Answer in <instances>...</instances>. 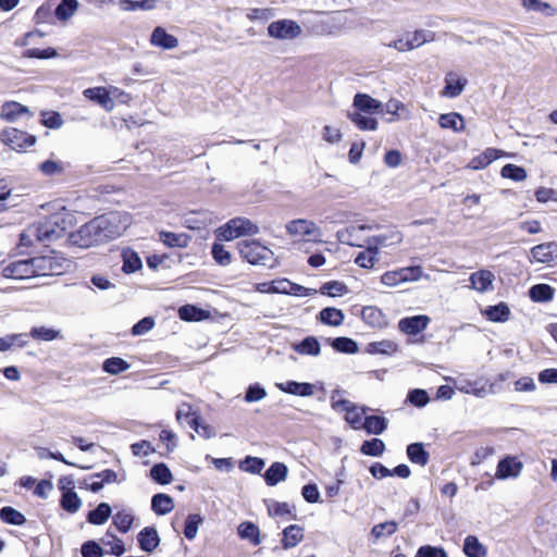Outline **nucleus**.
<instances>
[{"label":"nucleus","mask_w":557,"mask_h":557,"mask_svg":"<svg viewBox=\"0 0 557 557\" xmlns=\"http://www.w3.org/2000/svg\"><path fill=\"white\" fill-rule=\"evenodd\" d=\"M346 292H347V286L344 283L338 282V281L326 282L320 288V293L322 295H327L330 297L341 296Z\"/></svg>","instance_id":"obj_53"},{"label":"nucleus","mask_w":557,"mask_h":557,"mask_svg":"<svg viewBox=\"0 0 557 557\" xmlns=\"http://www.w3.org/2000/svg\"><path fill=\"white\" fill-rule=\"evenodd\" d=\"M137 542L141 550L152 553L160 544L158 531L153 527H146L137 534Z\"/></svg>","instance_id":"obj_14"},{"label":"nucleus","mask_w":557,"mask_h":557,"mask_svg":"<svg viewBox=\"0 0 557 557\" xmlns=\"http://www.w3.org/2000/svg\"><path fill=\"white\" fill-rule=\"evenodd\" d=\"M267 30L269 37L278 40L296 39L302 33L300 25L297 22L288 18H283L270 23Z\"/></svg>","instance_id":"obj_6"},{"label":"nucleus","mask_w":557,"mask_h":557,"mask_svg":"<svg viewBox=\"0 0 557 557\" xmlns=\"http://www.w3.org/2000/svg\"><path fill=\"white\" fill-rule=\"evenodd\" d=\"M129 368V364L122 358L112 357L103 362V370L110 374H119Z\"/></svg>","instance_id":"obj_50"},{"label":"nucleus","mask_w":557,"mask_h":557,"mask_svg":"<svg viewBox=\"0 0 557 557\" xmlns=\"http://www.w3.org/2000/svg\"><path fill=\"white\" fill-rule=\"evenodd\" d=\"M267 396L265 389L259 384L250 385L246 392L245 400L247 403L260 401Z\"/></svg>","instance_id":"obj_63"},{"label":"nucleus","mask_w":557,"mask_h":557,"mask_svg":"<svg viewBox=\"0 0 557 557\" xmlns=\"http://www.w3.org/2000/svg\"><path fill=\"white\" fill-rule=\"evenodd\" d=\"M304 539V529L292 524L284 529L282 544L285 549L295 547Z\"/></svg>","instance_id":"obj_27"},{"label":"nucleus","mask_w":557,"mask_h":557,"mask_svg":"<svg viewBox=\"0 0 557 557\" xmlns=\"http://www.w3.org/2000/svg\"><path fill=\"white\" fill-rule=\"evenodd\" d=\"M386 428V419L379 416L366 417L362 424V429H364L369 434H382Z\"/></svg>","instance_id":"obj_37"},{"label":"nucleus","mask_w":557,"mask_h":557,"mask_svg":"<svg viewBox=\"0 0 557 557\" xmlns=\"http://www.w3.org/2000/svg\"><path fill=\"white\" fill-rule=\"evenodd\" d=\"M77 8V0H61L59 5L55 8L54 14L59 21H67L74 15Z\"/></svg>","instance_id":"obj_39"},{"label":"nucleus","mask_w":557,"mask_h":557,"mask_svg":"<svg viewBox=\"0 0 557 557\" xmlns=\"http://www.w3.org/2000/svg\"><path fill=\"white\" fill-rule=\"evenodd\" d=\"M403 234L396 228L386 230L385 232L372 236L367 239V245H371L379 251V247H389L403 242Z\"/></svg>","instance_id":"obj_12"},{"label":"nucleus","mask_w":557,"mask_h":557,"mask_svg":"<svg viewBox=\"0 0 557 557\" xmlns=\"http://www.w3.org/2000/svg\"><path fill=\"white\" fill-rule=\"evenodd\" d=\"M160 240L169 247L185 248L190 242V236L186 233H173L162 231L159 233Z\"/></svg>","instance_id":"obj_23"},{"label":"nucleus","mask_w":557,"mask_h":557,"mask_svg":"<svg viewBox=\"0 0 557 557\" xmlns=\"http://www.w3.org/2000/svg\"><path fill=\"white\" fill-rule=\"evenodd\" d=\"M39 170L46 176H54L63 174L64 166L61 161L46 160L39 164Z\"/></svg>","instance_id":"obj_55"},{"label":"nucleus","mask_w":557,"mask_h":557,"mask_svg":"<svg viewBox=\"0 0 557 557\" xmlns=\"http://www.w3.org/2000/svg\"><path fill=\"white\" fill-rule=\"evenodd\" d=\"M83 557H102L103 549L96 541H87L81 547Z\"/></svg>","instance_id":"obj_62"},{"label":"nucleus","mask_w":557,"mask_h":557,"mask_svg":"<svg viewBox=\"0 0 557 557\" xmlns=\"http://www.w3.org/2000/svg\"><path fill=\"white\" fill-rule=\"evenodd\" d=\"M407 456L409 460L421 467H424L429 462L430 455L424 449L422 443H412L407 446Z\"/></svg>","instance_id":"obj_30"},{"label":"nucleus","mask_w":557,"mask_h":557,"mask_svg":"<svg viewBox=\"0 0 557 557\" xmlns=\"http://www.w3.org/2000/svg\"><path fill=\"white\" fill-rule=\"evenodd\" d=\"M123 267L122 270L124 273L131 274L140 270L143 267V262L137 252L132 249L123 250Z\"/></svg>","instance_id":"obj_31"},{"label":"nucleus","mask_w":557,"mask_h":557,"mask_svg":"<svg viewBox=\"0 0 557 557\" xmlns=\"http://www.w3.org/2000/svg\"><path fill=\"white\" fill-rule=\"evenodd\" d=\"M287 475V467L282 462H274L264 473V480L268 485L274 486L284 481Z\"/></svg>","instance_id":"obj_28"},{"label":"nucleus","mask_w":557,"mask_h":557,"mask_svg":"<svg viewBox=\"0 0 557 557\" xmlns=\"http://www.w3.org/2000/svg\"><path fill=\"white\" fill-rule=\"evenodd\" d=\"M275 386L284 393L301 397H309L314 394V386L311 383L286 381L283 383H276Z\"/></svg>","instance_id":"obj_17"},{"label":"nucleus","mask_w":557,"mask_h":557,"mask_svg":"<svg viewBox=\"0 0 557 557\" xmlns=\"http://www.w3.org/2000/svg\"><path fill=\"white\" fill-rule=\"evenodd\" d=\"M485 314L488 320L494 322H505L508 320L510 310L508 306L504 302H500L496 306H490L485 310Z\"/></svg>","instance_id":"obj_40"},{"label":"nucleus","mask_w":557,"mask_h":557,"mask_svg":"<svg viewBox=\"0 0 557 557\" xmlns=\"http://www.w3.org/2000/svg\"><path fill=\"white\" fill-rule=\"evenodd\" d=\"M174 508L173 498L163 493H159L152 496L151 509L160 516L171 512Z\"/></svg>","instance_id":"obj_26"},{"label":"nucleus","mask_w":557,"mask_h":557,"mask_svg":"<svg viewBox=\"0 0 557 557\" xmlns=\"http://www.w3.org/2000/svg\"><path fill=\"white\" fill-rule=\"evenodd\" d=\"M344 313L341 309L334 308V307H326L322 309L319 313V319L322 323L332 325V326H338L344 321Z\"/></svg>","instance_id":"obj_33"},{"label":"nucleus","mask_w":557,"mask_h":557,"mask_svg":"<svg viewBox=\"0 0 557 557\" xmlns=\"http://www.w3.org/2000/svg\"><path fill=\"white\" fill-rule=\"evenodd\" d=\"M213 259L220 265H228L232 262V256L228 250L225 249L224 245L214 243L211 248Z\"/></svg>","instance_id":"obj_51"},{"label":"nucleus","mask_w":557,"mask_h":557,"mask_svg":"<svg viewBox=\"0 0 557 557\" xmlns=\"http://www.w3.org/2000/svg\"><path fill=\"white\" fill-rule=\"evenodd\" d=\"M288 235L294 237L311 236L308 242L322 243L321 228L313 222L307 219H296L289 221L286 226Z\"/></svg>","instance_id":"obj_5"},{"label":"nucleus","mask_w":557,"mask_h":557,"mask_svg":"<svg viewBox=\"0 0 557 557\" xmlns=\"http://www.w3.org/2000/svg\"><path fill=\"white\" fill-rule=\"evenodd\" d=\"M150 476L153 481L162 485L171 483L173 479L169 467L164 463L154 465L150 469Z\"/></svg>","instance_id":"obj_42"},{"label":"nucleus","mask_w":557,"mask_h":557,"mask_svg":"<svg viewBox=\"0 0 557 557\" xmlns=\"http://www.w3.org/2000/svg\"><path fill=\"white\" fill-rule=\"evenodd\" d=\"M134 522V516L129 510L122 509L113 516V524L122 533H127Z\"/></svg>","instance_id":"obj_38"},{"label":"nucleus","mask_w":557,"mask_h":557,"mask_svg":"<svg viewBox=\"0 0 557 557\" xmlns=\"http://www.w3.org/2000/svg\"><path fill=\"white\" fill-rule=\"evenodd\" d=\"M30 335L37 339L52 341L60 337V332L51 327L38 326L32 329Z\"/></svg>","instance_id":"obj_59"},{"label":"nucleus","mask_w":557,"mask_h":557,"mask_svg":"<svg viewBox=\"0 0 557 557\" xmlns=\"http://www.w3.org/2000/svg\"><path fill=\"white\" fill-rule=\"evenodd\" d=\"M83 94L87 99L99 103L107 111H111L113 109L114 102L104 87L87 88Z\"/></svg>","instance_id":"obj_19"},{"label":"nucleus","mask_w":557,"mask_h":557,"mask_svg":"<svg viewBox=\"0 0 557 557\" xmlns=\"http://www.w3.org/2000/svg\"><path fill=\"white\" fill-rule=\"evenodd\" d=\"M463 553L468 557H486L487 549L474 535L465 539Z\"/></svg>","instance_id":"obj_29"},{"label":"nucleus","mask_w":557,"mask_h":557,"mask_svg":"<svg viewBox=\"0 0 557 557\" xmlns=\"http://www.w3.org/2000/svg\"><path fill=\"white\" fill-rule=\"evenodd\" d=\"M349 120L361 131H375L377 128L376 119L370 116V114L352 111L348 112Z\"/></svg>","instance_id":"obj_24"},{"label":"nucleus","mask_w":557,"mask_h":557,"mask_svg":"<svg viewBox=\"0 0 557 557\" xmlns=\"http://www.w3.org/2000/svg\"><path fill=\"white\" fill-rule=\"evenodd\" d=\"M127 219L117 212H110L94 218L71 233L70 240L81 248L106 244L120 237L126 230Z\"/></svg>","instance_id":"obj_1"},{"label":"nucleus","mask_w":557,"mask_h":557,"mask_svg":"<svg viewBox=\"0 0 557 557\" xmlns=\"http://www.w3.org/2000/svg\"><path fill=\"white\" fill-rule=\"evenodd\" d=\"M60 504L61 507L70 513L77 512L82 507V500L73 490H69L62 493Z\"/></svg>","instance_id":"obj_36"},{"label":"nucleus","mask_w":557,"mask_h":557,"mask_svg":"<svg viewBox=\"0 0 557 557\" xmlns=\"http://www.w3.org/2000/svg\"><path fill=\"white\" fill-rule=\"evenodd\" d=\"M531 257L535 262L550 263L557 259V243H544L531 249Z\"/></svg>","instance_id":"obj_13"},{"label":"nucleus","mask_w":557,"mask_h":557,"mask_svg":"<svg viewBox=\"0 0 557 557\" xmlns=\"http://www.w3.org/2000/svg\"><path fill=\"white\" fill-rule=\"evenodd\" d=\"M521 2L529 11L542 12L546 16H554L556 13V10L549 3L542 0H521Z\"/></svg>","instance_id":"obj_48"},{"label":"nucleus","mask_w":557,"mask_h":557,"mask_svg":"<svg viewBox=\"0 0 557 557\" xmlns=\"http://www.w3.org/2000/svg\"><path fill=\"white\" fill-rule=\"evenodd\" d=\"M362 319L373 326H379L382 324L383 314L380 309L369 306L363 308Z\"/></svg>","instance_id":"obj_58"},{"label":"nucleus","mask_w":557,"mask_h":557,"mask_svg":"<svg viewBox=\"0 0 557 557\" xmlns=\"http://www.w3.org/2000/svg\"><path fill=\"white\" fill-rule=\"evenodd\" d=\"M259 228L250 220L235 218L219 228L218 237L224 240H232L243 235L258 234Z\"/></svg>","instance_id":"obj_4"},{"label":"nucleus","mask_w":557,"mask_h":557,"mask_svg":"<svg viewBox=\"0 0 557 557\" xmlns=\"http://www.w3.org/2000/svg\"><path fill=\"white\" fill-rule=\"evenodd\" d=\"M367 247L366 251H361L357 255L355 263L363 269H371L376 261L377 251L371 245Z\"/></svg>","instance_id":"obj_46"},{"label":"nucleus","mask_w":557,"mask_h":557,"mask_svg":"<svg viewBox=\"0 0 557 557\" xmlns=\"http://www.w3.org/2000/svg\"><path fill=\"white\" fill-rule=\"evenodd\" d=\"M150 42L153 46L162 49H174L178 46V39L171 34H168L163 27H156L150 36Z\"/></svg>","instance_id":"obj_18"},{"label":"nucleus","mask_w":557,"mask_h":557,"mask_svg":"<svg viewBox=\"0 0 557 557\" xmlns=\"http://www.w3.org/2000/svg\"><path fill=\"white\" fill-rule=\"evenodd\" d=\"M385 450V444L380 438H372L370 441H364L361 445L360 451L367 456L379 457Z\"/></svg>","instance_id":"obj_45"},{"label":"nucleus","mask_w":557,"mask_h":557,"mask_svg":"<svg viewBox=\"0 0 557 557\" xmlns=\"http://www.w3.org/2000/svg\"><path fill=\"white\" fill-rule=\"evenodd\" d=\"M397 531V523L395 521H386L383 523L375 524L372 528L371 534L375 539H380L383 536L393 535Z\"/></svg>","instance_id":"obj_56"},{"label":"nucleus","mask_w":557,"mask_h":557,"mask_svg":"<svg viewBox=\"0 0 557 557\" xmlns=\"http://www.w3.org/2000/svg\"><path fill=\"white\" fill-rule=\"evenodd\" d=\"M32 270H35V276H45L55 273L57 264L52 257L32 258Z\"/></svg>","instance_id":"obj_22"},{"label":"nucleus","mask_w":557,"mask_h":557,"mask_svg":"<svg viewBox=\"0 0 557 557\" xmlns=\"http://www.w3.org/2000/svg\"><path fill=\"white\" fill-rule=\"evenodd\" d=\"M529 296L535 302H546L553 299L554 288L548 284H535L529 289Z\"/></svg>","instance_id":"obj_32"},{"label":"nucleus","mask_w":557,"mask_h":557,"mask_svg":"<svg viewBox=\"0 0 557 557\" xmlns=\"http://www.w3.org/2000/svg\"><path fill=\"white\" fill-rule=\"evenodd\" d=\"M101 542L103 545L110 547V554L114 556H121L125 553V546L121 539L115 536L110 532V530L107 531L103 539H101Z\"/></svg>","instance_id":"obj_44"},{"label":"nucleus","mask_w":557,"mask_h":557,"mask_svg":"<svg viewBox=\"0 0 557 557\" xmlns=\"http://www.w3.org/2000/svg\"><path fill=\"white\" fill-rule=\"evenodd\" d=\"M239 255L255 265H269L273 260V251L257 240H240L237 244Z\"/></svg>","instance_id":"obj_3"},{"label":"nucleus","mask_w":557,"mask_h":557,"mask_svg":"<svg viewBox=\"0 0 557 557\" xmlns=\"http://www.w3.org/2000/svg\"><path fill=\"white\" fill-rule=\"evenodd\" d=\"M238 534L244 540H249L253 545L260 543L259 528L252 522H243L238 527Z\"/></svg>","instance_id":"obj_41"},{"label":"nucleus","mask_w":557,"mask_h":557,"mask_svg":"<svg viewBox=\"0 0 557 557\" xmlns=\"http://www.w3.org/2000/svg\"><path fill=\"white\" fill-rule=\"evenodd\" d=\"M355 111L373 114L377 112L382 103L367 94H357L354 98Z\"/></svg>","instance_id":"obj_20"},{"label":"nucleus","mask_w":557,"mask_h":557,"mask_svg":"<svg viewBox=\"0 0 557 557\" xmlns=\"http://www.w3.org/2000/svg\"><path fill=\"white\" fill-rule=\"evenodd\" d=\"M467 83V79L461 78L457 73H447L445 76V86L444 89L442 90V96L448 98L458 97L463 91Z\"/></svg>","instance_id":"obj_15"},{"label":"nucleus","mask_w":557,"mask_h":557,"mask_svg":"<svg viewBox=\"0 0 557 557\" xmlns=\"http://www.w3.org/2000/svg\"><path fill=\"white\" fill-rule=\"evenodd\" d=\"M0 140L13 150H21L33 146L36 143V137L24 131L11 127L0 133Z\"/></svg>","instance_id":"obj_8"},{"label":"nucleus","mask_w":557,"mask_h":557,"mask_svg":"<svg viewBox=\"0 0 557 557\" xmlns=\"http://www.w3.org/2000/svg\"><path fill=\"white\" fill-rule=\"evenodd\" d=\"M0 518L3 522L13 525H22L26 522L23 513L9 506L1 508Z\"/></svg>","instance_id":"obj_43"},{"label":"nucleus","mask_w":557,"mask_h":557,"mask_svg":"<svg viewBox=\"0 0 557 557\" xmlns=\"http://www.w3.org/2000/svg\"><path fill=\"white\" fill-rule=\"evenodd\" d=\"M414 557H447V554L441 547L426 545L420 547Z\"/></svg>","instance_id":"obj_64"},{"label":"nucleus","mask_w":557,"mask_h":557,"mask_svg":"<svg viewBox=\"0 0 557 557\" xmlns=\"http://www.w3.org/2000/svg\"><path fill=\"white\" fill-rule=\"evenodd\" d=\"M430 321L424 314L407 317L399 320L398 327L404 334L417 335L428 327Z\"/></svg>","instance_id":"obj_10"},{"label":"nucleus","mask_w":557,"mask_h":557,"mask_svg":"<svg viewBox=\"0 0 557 557\" xmlns=\"http://www.w3.org/2000/svg\"><path fill=\"white\" fill-rule=\"evenodd\" d=\"M407 37H408V42H409L408 47L411 48V50H413V49L424 45L425 42L433 41L434 33H432L430 30H416L412 34H408Z\"/></svg>","instance_id":"obj_47"},{"label":"nucleus","mask_w":557,"mask_h":557,"mask_svg":"<svg viewBox=\"0 0 557 557\" xmlns=\"http://www.w3.org/2000/svg\"><path fill=\"white\" fill-rule=\"evenodd\" d=\"M178 317L184 321H201L209 317V313L194 305H185L178 309Z\"/></svg>","instance_id":"obj_34"},{"label":"nucleus","mask_w":557,"mask_h":557,"mask_svg":"<svg viewBox=\"0 0 557 557\" xmlns=\"http://www.w3.org/2000/svg\"><path fill=\"white\" fill-rule=\"evenodd\" d=\"M264 461L261 458L258 457H246L245 460L240 463V468L244 471L250 472V473H260L262 469L264 468Z\"/></svg>","instance_id":"obj_61"},{"label":"nucleus","mask_w":557,"mask_h":557,"mask_svg":"<svg viewBox=\"0 0 557 557\" xmlns=\"http://www.w3.org/2000/svg\"><path fill=\"white\" fill-rule=\"evenodd\" d=\"M275 15L271 8H253L249 9L246 16L252 22H267Z\"/></svg>","instance_id":"obj_52"},{"label":"nucleus","mask_w":557,"mask_h":557,"mask_svg":"<svg viewBox=\"0 0 557 557\" xmlns=\"http://www.w3.org/2000/svg\"><path fill=\"white\" fill-rule=\"evenodd\" d=\"M26 334H11L0 337V348H21L26 344Z\"/></svg>","instance_id":"obj_57"},{"label":"nucleus","mask_w":557,"mask_h":557,"mask_svg":"<svg viewBox=\"0 0 557 557\" xmlns=\"http://www.w3.org/2000/svg\"><path fill=\"white\" fill-rule=\"evenodd\" d=\"M343 391L334 389L331 394V406L335 411H344L346 422L355 430L362 429L366 408L358 407L348 399L342 398Z\"/></svg>","instance_id":"obj_2"},{"label":"nucleus","mask_w":557,"mask_h":557,"mask_svg":"<svg viewBox=\"0 0 557 557\" xmlns=\"http://www.w3.org/2000/svg\"><path fill=\"white\" fill-rule=\"evenodd\" d=\"M23 115H26L27 117L33 116V113L26 106L15 101H7L1 106L0 116L8 122H15Z\"/></svg>","instance_id":"obj_16"},{"label":"nucleus","mask_w":557,"mask_h":557,"mask_svg":"<svg viewBox=\"0 0 557 557\" xmlns=\"http://www.w3.org/2000/svg\"><path fill=\"white\" fill-rule=\"evenodd\" d=\"M202 523V518L200 515H189L186 519L184 535L188 540H194L197 535L198 528Z\"/></svg>","instance_id":"obj_54"},{"label":"nucleus","mask_w":557,"mask_h":557,"mask_svg":"<svg viewBox=\"0 0 557 557\" xmlns=\"http://www.w3.org/2000/svg\"><path fill=\"white\" fill-rule=\"evenodd\" d=\"M494 278V274L488 270H480L470 275L472 287L480 293L492 289Z\"/></svg>","instance_id":"obj_21"},{"label":"nucleus","mask_w":557,"mask_h":557,"mask_svg":"<svg viewBox=\"0 0 557 557\" xmlns=\"http://www.w3.org/2000/svg\"><path fill=\"white\" fill-rule=\"evenodd\" d=\"M65 230V219L61 215H52L37 227L36 236L40 242H53L61 238Z\"/></svg>","instance_id":"obj_7"},{"label":"nucleus","mask_w":557,"mask_h":557,"mask_svg":"<svg viewBox=\"0 0 557 557\" xmlns=\"http://www.w3.org/2000/svg\"><path fill=\"white\" fill-rule=\"evenodd\" d=\"M30 259L11 262L2 269V275L7 278L25 280L35 276V270H32Z\"/></svg>","instance_id":"obj_9"},{"label":"nucleus","mask_w":557,"mask_h":557,"mask_svg":"<svg viewBox=\"0 0 557 557\" xmlns=\"http://www.w3.org/2000/svg\"><path fill=\"white\" fill-rule=\"evenodd\" d=\"M500 174L505 178H510L515 182H522L527 178V171L522 166L508 163L503 166Z\"/></svg>","instance_id":"obj_49"},{"label":"nucleus","mask_w":557,"mask_h":557,"mask_svg":"<svg viewBox=\"0 0 557 557\" xmlns=\"http://www.w3.org/2000/svg\"><path fill=\"white\" fill-rule=\"evenodd\" d=\"M399 271L401 273L403 283L417 282L423 277V270L420 265L399 268Z\"/></svg>","instance_id":"obj_60"},{"label":"nucleus","mask_w":557,"mask_h":557,"mask_svg":"<svg viewBox=\"0 0 557 557\" xmlns=\"http://www.w3.org/2000/svg\"><path fill=\"white\" fill-rule=\"evenodd\" d=\"M438 124L442 128H448L455 133L465 129V122L461 114L457 112L444 113L438 117Z\"/></svg>","instance_id":"obj_25"},{"label":"nucleus","mask_w":557,"mask_h":557,"mask_svg":"<svg viewBox=\"0 0 557 557\" xmlns=\"http://www.w3.org/2000/svg\"><path fill=\"white\" fill-rule=\"evenodd\" d=\"M111 507L107 503H100L96 509L89 511L87 520L91 524H103L111 516Z\"/></svg>","instance_id":"obj_35"},{"label":"nucleus","mask_w":557,"mask_h":557,"mask_svg":"<svg viewBox=\"0 0 557 557\" xmlns=\"http://www.w3.org/2000/svg\"><path fill=\"white\" fill-rule=\"evenodd\" d=\"M523 468V463L513 456H507L502 459L496 469L495 476L498 480L517 478Z\"/></svg>","instance_id":"obj_11"}]
</instances>
